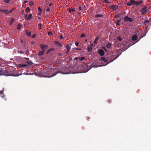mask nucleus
Returning <instances> with one entry per match:
<instances>
[{
    "mask_svg": "<svg viewBox=\"0 0 151 151\" xmlns=\"http://www.w3.org/2000/svg\"><path fill=\"white\" fill-rule=\"evenodd\" d=\"M5 75L6 76H10L11 75H9V73L6 70H2V69H0V75ZM11 76H18V75L17 74H15V75H11Z\"/></svg>",
    "mask_w": 151,
    "mask_h": 151,
    "instance_id": "nucleus-1",
    "label": "nucleus"
},
{
    "mask_svg": "<svg viewBox=\"0 0 151 151\" xmlns=\"http://www.w3.org/2000/svg\"><path fill=\"white\" fill-rule=\"evenodd\" d=\"M47 72L48 74H49L50 77L53 76L57 73L56 70L52 68L50 69Z\"/></svg>",
    "mask_w": 151,
    "mask_h": 151,
    "instance_id": "nucleus-2",
    "label": "nucleus"
},
{
    "mask_svg": "<svg viewBox=\"0 0 151 151\" xmlns=\"http://www.w3.org/2000/svg\"><path fill=\"white\" fill-rule=\"evenodd\" d=\"M119 56L118 55L116 56V55H111L108 57V63H110L113 61L115 59H116Z\"/></svg>",
    "mask_w": 151,
    "mask_h": 151,
    "instance_id": "nucleus-3",
    "label": "nucleus"
},
{
    "mask_svg": "<svg viewBox=\"0 0 151 151\" xmlns=\"http://www.w3.org/2000/svg\"><path fill=\"white\" fill-rule=\"evenodd\" d=\"M99 65H96V63L95 62L93 63L92 64H91L90 66H88L87 67L88 70H90L92 68H96Z\"/></svg>",
    "mask_w": 151,
    "mask_h": 151,
    "instance_id": "nucleus-4",
    "label": "nucleus"
},
{
    "mask_svg": "<svg viewBox=\"0 0 151 151\" xmlns=\"http://www.w3.org/2000/svg\"><path fill=\"white\" fill-rule=\"evenodd\" d=\"M124 20L125 21L130 22H132L133 21V19L129 17L128 16H127L124 17Z\"/></svg>",
    "mask_w": 151,
    "mask_h": 151,
    "instance_id": "nucleus-5",
    "label": "nucleus"
},
{
    "mask_svg": "<svg viewBox=\"0 0 151 151\" xmlns=\"http://www.w3.org/2000/svg\"><path fill=\"white\" fill-rule=\"evenodd\" d=\"M147 7L142 8L140 11L141 13L142 14H146L147 12Z\"/></svg>",
    "mask_w": 151,
    "mask_h": 151,
    "instance_id": "nucleus-6",
    "label": "nucleus"
},
{
    "mask_svg": "<svg viewBox=\"0 0 151 151\" xmlns=\"http://www.w3.org/2000/svg\"><path fill=\"white\" fill-rule=\"evenodd\" d=\"M0 12L4 13L5 14H8L11 13V11L6 9H0Z\"/></svg>",
    "mask_w": 151,
    "mask_h": 151,
    "instance_id": "nucleus-7",
    "label": "nucleus"
},
{
    "mask_svg": "<svg viewBox=\"0 0 151 151\" xmlns=\"http://www.w3.org/2000/svg\"><path fill=\"white\" fill-rule=\"evenodd\" d=\"M118 6L116 5H111L109 6V8L111 9H112L114 11H115L117 9Z\"/></svg>",
    "mask_w": 151,
    "mask_h": 151,
    "instance_id": "nucleus-8",
    "label": "nucleus"
},
{
    "mask_svg": "<svg viewBox=\"0 0 151 151\" xmlns=\"http://www.w3.org/2000/svg\"><path fill=\"white\" fill-rule=\"evenodd\" d=\"M134 2H135V1L134 0H130L127 2L126 4L128 6H130L134 4Z\"/></svg>",
    "mask_w": 151,
    "mask_h": 151,
    "instance_id": "nucleus-9",
    "label": "nucleus"
},
{
    "mask_svg": "<svg viewBox=\"0 0 151 151\" xmlns=\"http://www.w3.org/2000/svg\"><path fill=\"white\" fill-rule=\"evenodd\" d=\"M99 53L101 56H103L104 54V50L102 49H100L99 50Z\"/></svg>",
    "mask_w": 151,
    "mask_h": 151,
    "instance_id": "nucleus-10",
    "label": "nucleus"
},
{
    "mask_svg": "<svg viewBox=\"0 0 151 151\" xmlns=\"http://www.w3.org/2000/svg\"><path fill=\"white\" fill-rule=\"evenodd\" d=\"M72 45V44H67L65 46V47L67 50H70L71 48V46Z\"/></svg>",
    "mask_w": 151,
    "mask_h": 151,
    "instance_id": "nucleus-11",
    "label": "nucleus"
},
{
    "mask_svg": "<svg viewBox=\"0 0 151 151\" xmlns=\"http://www.w3.org/2000/svg\"><path fill=\"white\" fill-rule=\"evenodd\" d=\"M142 3V1H135V2H134V4L136 5L137 6H138L140 4H141Z\"/></svg>",
    "mask_w": 151,
    "mask_h": 151,
    "instance_id": "nucleus-12",
    "label": "nucleus"
},
{
    "mask_svg": "<svg viewBox=\"0 0 151 151\" xmlns=\"http://www.w3.org/2000/svg\"><path fill=\"white\" fill-rule=\"evenodd\" d=\"M40 47L41 48H43L45 49H47L48 47V46L44 44H41Z\"/></svg>",
    "mask_w": 151,
    "mask_h": 151,
    "instance_id": "nucleus-13",
    "label": "nucleus"
},
{
    "mask_svg": "<svg viewBox=\"0 0 151 151\" xmlns=\"http://www.w3.org/2000/svg\"><path fill=\"white\" fill-rule=\"evenodd\" d=\"M0 96L3 98H4L5 97V95L4 94L3 91L2 90H1L0 91Z\"/></svg>",
    "mask_w": 151,
    "mask_h": 151,
    "instance_id": "nucleus-14",
    "label": "nucleus"
},
{
    "mask_svg": "<svg viewBox=\"0 0 151 151\" xmlns=\"http://www.w3.org/2000/svg\"><path fill=\"white\" fill-rule=\"evenodd\" d=\"M27 65L25 64H19L18 65V67L19 68H24L25 67H26L27 66Z\"/></svg>",
    "mask_w": 151,
    "mask_h": 151,
    "instance_id": "nucleus-15",
    "label": "nucleus"
},
{
    "mask_svg": "<svg viewBox=\"0 0 151 151\" xmlns=\"http://www.w3.org/2000/svg\"><path fill=\"white\" fill-rule=\"evenodd\" d=\"M137 36L136 35H133L132 37V40L133 41H135L137 39Z\"/></svg>",
    "mask_w": 151,
    "mask_h": 151,
    "instance_id": "nucleus-16",
    "label": "nucleus"
},
{
    "mask_svg": "<svg viewBox=\"0 0 151 151\" xmlns=\"http://www.w3.org/2000/svg\"><path fill=\"white\" fill-rule=\"evenodd\" d=\"M122 18L120 19H119L118 20L116 21V25H120V22L121 21Z\"/></svg>",
    "mask_w": 151,
    "mask_h": 151,
    "instance_id": "nucleus-17",
    "label": "nucleus"
},
{
    "mask_svg": "<svg viewBox=\"0 0 151 151\" xmlns=\"http://www.w3.org/2000/svg\"><path fill=\"white\" fill-rule=\"evenodd\" d=\"M55 50V48H52L49 49L47 52V54H48L49 53L51 52L54 51Z\"/></svg>",
    "mask_w": 151,
    "mask_h": 151,
    "instance_id": "nucleus-18",
    "label": "nucleus"
},
{
    "mask_svg": "<svg viewBox=\"0 0 151 151\" xmlns=\"http://www.w3.org/2000/svg\"><path fill=\"white\" fill-rule=\"evenodd\" d=\"M32 18V15L31 14H30L28 16V17L27 18V19L28 21H29Z\"/></svg>",
    "mask_w": 151,
    "mask_h": 151,
    "instance_id": "nucleus-19",
    "label": "nucleus"
},
{
    "mask_svg": "<svg viewBox=\"0 0 151 151\" xmlns=\"http://www.w3.org/2000/svg\"><path fill=\"white\" fill-rule=\"evenodd\" d=\"M55 44L58 46H59L60 47H62V45L58 41H55Z\"/></svg>",
    "mask_w": 151,
    "mask_h": 151,
    "instance_id": "nucleus-20",
    "label": "nucleus"
},
{
    "mask_svg": "<svg viewBox=\"0 0 151 151\" xmlns=\"http://www.w3.org/2000/svg\"><path fill=\"white\" fill-rule=\"evenodd\" d=\"M101 60L105 63H106L108 62V59H105L104 58L102 57L101 58Z\"/></svg>",
    "mask_w": 151,
    "mask_h": 151,
    "instance_id": "nucleus-21",
    "label": "nucleus"
},
{
    "mask_svg": "<svg viewBox=\"0 0 151 151\" xmlns=\"http://www.w3.org/2000/svg\"><path fill=\"white\" fill-rule=\"evenodd\" d=\"M45 52H42V51H40L39 52L38 54L40 56H41L43 55Z\"/></svg>",
    "mask_w": 151,
    "mask_h": 151,
    "instance_id": "nucleus-22",
    "label": "nucleus"
},
{
    "mask_svg": "<svg viewBox=\"0 0 151 151\" xmlns=\"http://www.w3.org/2000/svg\"><path fill=\"white\" fill-rule=\"evenodd\" d=\"M92 50V48L91 47H88V52H90Z\"/></svg>",
    "mask_w": 151,
    "mask_h": 151,
    "instance_id": "nucleus-23",
    "label": "nucleus"
},
{
    "mask_svg": "<svg viewBox=\"0 0 151 151\" xmlns=\"http://www.w3.org/2000/svg\"><path fill=\"white\" fill-rule=\"evenodd\" d=\"M111 44L109 42L106 45V47L107 48H109L111 47Z\"/></svg>",
    "mask_w": 151,
    "mask_h": 151,
    "instance_id": "nucleus-24",
    "label": "nucleus"
},
{
    "mask_svg": "<svg viewBox=\"0 0 151 151\" xmlns=\"http://www.w3.org/2000/svg\"><path fill=\"white\" fill-rule=\"evenodd\" d=\"M117 39L118 41H122V40L123 39L120 36H118L117 37Z\"/></svg>",
    "mask_w": 151,
    "mask_h": 151,
    "instance_id": "nucleus-25",
    "label": "nucleus"
},
{
    "mask_svg": "<svg viewBox=\"0 0 151 151\" xmlns=\"http://www.w3.org/2000/svg\"><path fill=\"white\" fill-rule=\"evenodd\" d=\"M14 20L13 18H11L10 22V25H11L13 22Z\"/></svg>",
    "mask_w": 151,
    "mask_h": 151,
    "instance_id": "nucleus-26",
    "label": "nucleus"
},
{
    "mask_svg": "<svg viewBox=\"0 0 151 151\" xmlns=\"http://www.w3.org/2000/svg\"><path fill=\"white\" fill-rule=\"evenodd\" d=\"M30 11V10L29 7H27L25 9V12H29Z\"/></svg>",
    "mask_w": 151,
    "mask_h": 151,
    "instance_id": "nucleus-27",
    "label": "nucleus"
},
{
    "mask_svg": "<svg viewBox=\"0 0 151 151\" xmlns=\"http://www.w3.org/2000/svg\"><path fill=\"white\" fill-rule=\"evenodd\" d=\"M26 35L28 37L30 36L31 35V32H26Z\"/></svg>",
    "mask_w": 151,
    "mask_h": 151,
    "instance_id": "nucleus-28",
    "label": "nucleus"
},
{
    "mask_svg": "<svg viewBox=\"0 0 151 151\" xmlns=\"http://www.w3.org/2000/svg\"><path fill=\"white\" fill-rule=\"evenodd\" d=\"M149 22V21L148 20H145L143 23V24H145V25L147 23H148Z\"/></svg>",
    "mask_w": 151,
    "mask_h": 151,
    "instance_id": "nucleus-29",
    "label": "nucleus"
},
{
    "mask_svg": "<svg viewBox=\"0 0 151 151\" xmlns=\"http://www.w3.org/2000/svg\"><path fill=\"white\" fill-rule=\"evenodd\" d=\"M69 12L70 13H71V12H74L75 11V10L74 9H71L70 8H69Z\"/></svg>",
    "mask_w": 151,
    "mask_h": 151,
    "instance_id": "nucleus-30",
    "label": "nucleus"
},
{
    "mask_svg": "<svg viewBox=\"0 0 151 151\" xmlns=\"http://www.w3.org/2000/svg\"><path fill=\"white\" fill-rule=\"evenodd\" d=\"M120 17V14H118L115 15L114 16V18H119Z\"/></svg>",
    "mask_w": 151,
    "mask_h": 151,
    "instance_id": "nucleus-31",
    "label": "nucleus"
},
{
    "mask_svg": "<svg viewBox=\"0 0 151 151\" xmlns=\"http://www.w3.org/2000/svg\"><path fill=\"white\" fill-rule=\"evenodd\" d=\"M22 27V25L20 24H18L17 26V29L19 30L21 29Z\"/></svg>",
    "mask_w": 151,
    "mask_h": 151,
    "instance_id": "nucleus-32",
    "label": "nucleus"
},
{
    "mask_svg": "<svg viewBox=\"0 0 151 151\" xmlns=\"http://www.w3.org/2000/svg\"><path fill=\"white\" fill-rule=\"evenodd\" d=\"M102 16H103V15L102 14H97L95 16V17H101Z\"/></svg>",
    "mask_w": 151,
    "mask_h": 151,
    "instance_id": "nucleus-33",
    "label": "nucleus"
},
{
    "mask_svg": "<svg viewBox=\"0 0 151 151\" xmlns=\"http://www.w3.org/2000/svg\"><path fill=\"white\" fill-rule=\"evenodd\" d=\"M26 63L29 65H32V63L30 61H27L26 62Z\"/></svg>",
    "mask_w": 151,
    "mask_h": 151,
    "instance_id": "nucleus-34",
    "label": "nucleus"
},
{
    "mask_svg": "<svg viewBox=\"0 0 151 151\" xmlns=\"http://www.w3.org/2000/svg\"><path fill=\"white\" fill-rule=\"evenodd\" d=\"M79 60L80 61H82L84 60H85V58L84 57H81V58H79Z\"/></svg>",
    "mask_w": 151,
    "mask_h": 151,
    "instance_id": "nucleus-35",
    "label": "nucleus"
},
{
    "mask_svg": "<svg viewBox=\"0 0 151 151\" xmlns=\"http://www.w3.org/2000/svg\"><path fill=\"white\" fill-rule=\"evenodd\" d=\"M34 4V2L33 1H30L29 3V5L30 6H32Z\"/></svg>",
    "mask_w": 151,
    "mask_h": 151,
    "instance_id": "nucleus-36",
    "label": "nucleus"
},
{
    "mask_svg": "<svg viewBox=\"0 0 151 151\" xmlns=\"http://www.w3.org/2000/svg\"><path fill=\"white\" fill-rule=\"evenodd\" d=\"M4 1L6 3H9V2L10 0H4Z\"/></svg>",
    "mask_w": 151,
    "mask_h": 151,
    "instance_id": "nucleus-37",
    "label": "nucleus"
},
{
    "mask_svg": "<svg viewBox=\"0 0 151 151\" xmlns=\"http://www.w3.org/2000/svg\"><path fill=\"white\" fill-rule=\"evenodd\" d=\"M38 26H40V29H42V28L41 27L42 26V24L41 23H39V24H38Z\"/></svg>",
    "mask_w": 151,
    "mask_h": 151,
    "instance_id": "nucleus-38",
    "label": "nucleus"
},
{
    "mask_svg": "<svg viewBox=\"0 0 151 151\" xmlns=\"http://www.w3.org/2000/svg\"><path fill=\"white\" fill-rule=\"evenodd\" d=\"M86 37V35L85 34H82L81 35V37Z\"/></svg>",
    "mask_w": 151,
    "mask_h": 151,
    "instance_id": "nucleus-39",
    "label": "nucleus"
},
{
    "mask_svg": "<svg viewBox=\"0 0 151 151\" xmlns=\"http://www.w3.org/2000/svg\"><path fill=\"white\" fill-rule=\"evenodd\" d=\"M103 2L105 3H109L107 1V0H104L103 1Z\"/></svg>",
    "mask_w": 151,
    "mask_h": 151,
    "instance_id": "nucleus-40",
    "label": "nucleus"
},
{
    "mask_svg": "<svg viewBox=\"0 0 151 151\" xmlns=\"http://www.w3.org/2000/svg\"><path fill=\"white\" fill-rule=\"evenodd\" d=\"M74 49L76 50H81V48H73V49Z\"/></svg>",
    "mask_w": 151,
    "mask_h": 151,
    "instance_id": "nucleus-41",
    "label": "nucleus"
},
{
    "mask_svg": "<svg viewBox=\"0 0 151 151\" xmlns=\"http://www.w3.org/2000/svg\"><path fill=\"white\" fill-rule=\"evenodd\" d=\"M36 35L35 34H34V35H32L31 36V37L32 38H34L36 37Z\"/></svg>",
    "mask_w": 151,
    "mask_h": 151,
    "instance_id": "nucleus-42",
    "label": "nucleus"
},
{
    "mask_svg": "<svg viewBox=\"0 0 151 151\" xmlns=\"http://www.w3.org/2000/svg\"><path fill=\"white\" fill-rule=\"evenodd\" d=\"M38 10L39 12H42V9H41L40 7H39L38 8Z\"/></svg>",
    "mask_w": 151,
    "mask_h": 151,
    "instance_id": "nucleus-43",
    "label": "nucleus"
},
{
    "mask_svg": "<svg viewBox=\"0 0 151 151\" xmlns=\"http://www.w3.org/2000/svg\"><path fill=\"white\" fill-rule=\"evenodd\" d=\"M41 50H42V51L43 52H45V49L43 48H41Z\"/></svg>",
    "mask_w": 151,
    "mask_h": 151,
    "instance_id": "nucleus-44",
    "label": "nucleus"
},
{
    "mask_svg": "<svg viewBox=\"0 0 151 151\" xmlns=\"http://www.w3.org/2000/svg\"><path fill=\"white\" fill-rule=\"evenodd\" d=\"M93 43L94 44H97V42L96 40H95L93 41Z\"/></svg>",
    "mask_w": 151,
    "mask_h": 151,
    "instance_id": "nucleus-45",
    "label": "nucleus"
},
{
    "mask_svg": "<svg viewBox=\"0 0 151 151\" xmlns=\"http://www.w3.org/2000/svg\"><path fill=\"white\" fill-rule=\"evenodd\" d=\"M50 10V8L49 7H48L46 9V12H49Z\"/></svg>",
    "mask_w": 151,
    "mask_h": 151,
    "instance_id": "nucleus-46",
    "label": "nucleus"
},
{
    "mask_svg": "<svg viewBox=\"0 0 151 151\" xmlns=\"http://www.w3.org/2000/svg\"><path fill=\"white\" fill-rule=\"evenodd\" d=\"M99 37L97 36L96 37L95 40H96V41H97L99 40Z\"/></svg>",
    "mask_w": 151,
    "mask_h": 151,
    "instance_id": "nucleus-47",
    "label": "nucleus"
},
{
    "mask_svg": "<svg viewBox=\"0 0 151 151\" xmlns=\"http://www.w3.org/2000/svg\"><path fill=\"white\" fill-rule=\"evenodd\" d=\"M78 9V10H80V11H81V10H82V8L81 7V6H79V8Z\"/></svg>",
    "mask_w": 151,
    "mask_h": 151,
    "instance_id": "nucleus-48",
    "label": "nucleus"
},
{
    "mask_svg": "<svg viewBox=\"0 0 151 151\" xmlns=\"http://www.w3.org/2000/svg\"><path fill=\"white\" fill-rule=\"evenodd\" d=\"M14 10V8H12V9L10 10V11L11 12V13Z\"/></svg>",
    "mask_w": 151,
    "mask_h": 151,
    "instance_id": "nucleus-49",
    "label": "nucleus"
},
{
    "mask_svg": "<svg viewBox=\"0 0 151 151\" xmlns=\"http://www.w3.org/2000/svg\"><path fill=\"white\" fill-rule=\"evenodd\" d=\"M78 44H79V43L78 42H76L75 43V45L76 46H78Z\"/></svg>",
    "mask_w": 151,
    "mask_h": 151,
    "instance_id": "nucleus-50",
    "label": "nucleus"
},
{
    "mask_svg": "<svg viewBox=\"0 0 151 151\" xmlns=\"http://www.w3.org/2000/svg\"><path fill=\"white\" fill-rule=\"evenodd\" d=\"M24 17L25 19H26L27 17V14H25L24 15Z\"/></svg>",
    "mask_w": 151,
    "mask_h": 151,
    "instance_id": "nucleus-51",
    "label": "nucleus"
},
{
    "mask_svg": "<svg viewBox=\"0 0 151 151\" xmlns=\"http://www.w3.org/2000/svg\"><path fill=\"white\" fill-rule=\"evenodd\" d=\"M27 1H24L23 2V4H24L26 3H27Z\"/></svg>",
    "mask_w": 151,
    "mask_h": 151,
    "instance_id": "nucleus-52",
    "label": "nucleus"
},
{
    "mask_svg": "<svg viewBox=\"0 0 151 151\" xmlns=\"http://www.w3.org/2000/svg\"><path fill=\"white\" fill-rule=\"evenodd\" d=\"M60 37V39H63L64 38L63 36L62 35H61Z\"/></svg>",
    "mask_w": 151,
    "mask_h": 151,
    "instance_id": "nucleus-53",
    "label": "nucleus"
},
{
    "mask_svg": "<svg viewBox=\"0 0 151 151\" xmlns=\"http://www.w3.org/2000/svg\"><path fill=\"white\" fill-rule=\"evenodd\" d=\"M70 51V50H67V51H66V53H68Z\"/></svg>",
    "mask_w": 151,
    "mask_h": 151,
    "instance_id": "nucleus-54",
    "label": "nucleus"
},
{
    "mask_svg": "<svg viewBox=\"0 0 151 151\" xmlns=\"http://www.w3.org/2000/svg\"><path fill=\"white\" fill-rule=\"evenodd\" d=\"M20 41H21V42L23 44V42H24L22 40V39H20Z\"/></svg>",
    "mask_w": 151,
    "mask_h": 151,
    "instance_id": "nucleus-55",
    "label": "nucleus"
},
{
    "mask_svg": "<svg viewBox=\"0 0 151 151\" xmlns=\"http://www.w3.org/2000/svg\"><path fill=\"white\" fill-rule=\"evenodd\" d=\"M48 34V35H49L50 34H52V33L51 32H49Z\"/></svg>",
    "mask_w": 151,
    "mask_h": 151,
    "instance_id": "nucleus-56",
    "label": "nucleus"
},
{
    "mask_svg": "<svg viewBox=\"0 0 151 151\" xmlns=\"http://www.w3.org/2000/svg\"><path fill=\"white\" fill-rule=\"evenodd\" d=\"M52 5V3H51L49 5V6H51Z\"/></svg>",
    "mask_w": 151,
    "mask_h": 151,
    "instance_id": "nucleus-57",
    "label": "nucleus"
},
{
    "mask_svg": "<svg viewBox=\"0 0 151 151\" xmlns=\"http://www.w3.org/2000/svg\"><path fill=\"white\" fill-rule=\"evenodd\" d=\"M41 12H40L39 13H38V14H37V15H41Z\"/></svg>",
    "mask_w": 151,
    "mask_h": 151,
    "instance_id": "nucleus-58",
    "label": "nucleus"
},
{
    "mask_svg": "<svg viewBox=\"0 0 151 151\" xmlns=\"http://www.w3.org/2000/svg\"><path fill=\"white\" fill-rule=\"evenodd\" d=\"M79 58H78V57H76L75 58V60H77Z\"/></svg>",
    "mask_w": 151,
    "mask_h": 151,
    "instance_id": "nucleus-59",
    "label": "nucleus"
},
{
    "mask_svg": "<svg viewBox=\"0 0 151 151\" xmlns=\"http://www.w3.org/2000/svg\"><path fill=\"white\" fill-rule=\"evenodd\" d=\"M24 11H23V10H22V12H22V14H23V13H24Z\"/></svg>",
    "mask_w": 151,
    "mask_h": 151,
    "instance_id": "nucleus-60",
    "label": "nucleus"
},
{
    "mask_svg": "<svg viewBox=\"0 0 151 151\" xmlns=\"http://www.w3.org/2000/svg\"><path fill=\"white\" fill-rule=\"evenodd\" d=\"M26 59H27V60H29V58H25Z\"/></svg>",
    "mask_w": 151,
    "mask_h": 151,
    "instance_id": "nucleus-61",
    "label": "nucleus"
},
{
    "mask_svg": "<svg viewBox=\"0 0 151 151\" xmlns=\"http://www.w3.org/2000/svg\"><path fill=\"white\" fill-rule=\"evenodd\" d=\"M128 47H126V48H125V50L127 49L128 48Z\"/></svg>",
    "mask_w": 151,
    "mask_h": 151,
    "instance_id": "nucleus-62",
    "label": "nucleus"
},
{
    "mask_svg": "<svg viewBox=\"0 0 151 151\" xmlns=\"http://www.w3.org/2000/svg\"><path fill=\"white\" fill-rule=\"evenodd\" d=\"M69 72H68V73H65V74H68V73H69Z\"/></svg>",
    "mask_w": 151,
    "mask_h": 151,
    "instance_id": "nucleus-63",
    "label": "nucleus"
},
{
    "mask_svg": "<svg viewBox=\"0 0 151 151\" xmlns=\"http://www.w3.org/2000/svg\"><path fill=\"white\" fill-rule=\"evenodd\" d=\"M22 52H22V51H21V52H20V53H22Z\"/></svg>",
    "mask_w": 151,
    "mask_h": 151,
    "instance_id": "nucleus-64",
    "label": "nucleus"
}]
</instances>
